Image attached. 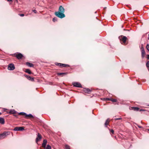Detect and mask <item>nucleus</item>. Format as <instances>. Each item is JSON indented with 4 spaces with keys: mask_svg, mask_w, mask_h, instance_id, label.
I'll use <instances>...</instances> for the list:
<instances>
[{
    "mask_svg": "<svg viewBox=\"0 0 149 149\" xmlns=\"http://www.w3.org/2000/svg\"><path fill=\"white\" fill-rule=\"evenodd\" d=\"M110 100H111L112 102H116L117 101V100L116 99H110Z\"/></svg>",
    "mask_w": 149,
    "mask_h": 149,
    "instance_id": "nucleus-27",
    "label": "nucleus"
},
{
    "mask_svg": "<svg viewBox=\"0 0 149 149\" xmlns=\"http://www.w3.org/2000/svg\"><path fill=\"white\" fill-rule=\"evenodd\" d=\"M62 63H55V65H56L59 66H61Z\"/></svg>",
    "mask_w": 149,
    "mask_h": 149,
    "instance_id": "nucleus-26",
    "label": "nucleus"
},
{
    "mask_svg": "<svg viewBox=\"0 0 149 149\" xmlns=\"http://www.w3.org/2000/svg\"><path fill=\"white\" fill-rule=\"evenodd\" d=\"M65 147L66 149H70V146L67 145H65Z\"/></svg>",
    "mask_w": 149,
    "mask_h": 149,
    "instance_id": "nucleus-25",
    "label": "nucleus"
},
{
    "mask_svg": "<svg viewBox=\"0 0 149 149\" xmlns=\"http://www.w3.org/2000/svg\"><path fill=\"white\" fill-rule=\"evenodd\" d=\"M147 56H148L147 58L149 60V55H147Z\"/></svg>",
    "mask_w": 149,
    "mask_h": 149,
    "instance_id": "nucleus-36",
    "label": "nucleus"
},
{
    "mask_svg": "<svg viewBox=\"0 0 149 149\" xmlns=\"http://www.w3.org/2000/svg\"><path fill=\"white\" fill-rule=\"evenodd\" d=\"M51 147L48 144L47 145V147L45 146V149H51Z\"/></svg>",
    "mask_w": 149,
    "mask_h": 149,
    "instance_id": "nucleus-22",
    "label": "nucleus"
},
{
    "mask_svg": "<svg viewBox=\"0 0 149 149\" xmlns=\"http://www.w3.org/2000/svg\"><path fill=\"white\" fill-rule=\"evenodd\" d=\"M26 65L30 67H33V65L32 63L29 62L26 63Z\"/></svg>",
    "mask_w": 149,
    "mask_h": 149,
    "instance_id": "nucleus-13",
    "label": "nucleus"
},
{
    "mask_svg": "<svg viewBox=\"0 0 149 149\" xmlns=\"http://www.w3.org/2000/svg\"><path fill=\"white\" fill-rule=\"evenodd\" d=\"M24 130V128L23 127H16L13 130L15 131H22Z\"/></svg>",
    "mask_w": 149,
    "mask_h": 149,
    "instance_id": "nucleus-5",
    "label": "nucleus"
},
{
    "mask_svg": "<svg viewBox=\"0 0 149 149\" xmlns=\"http://www.w3.org/2000/svg\"><path fill=\"white\" fill-rule=\"evenodd\" d=\"M68 66V65L62 63L61 66L65 67Z\"/></svg>",
    "mask_w": 149,
    "mask_h": 149,
    "instance_id": "nucleus-24",
    "label": "nucleus"
},
{
    "mask_svg": "<svg viewBox=\"0 0 149 149\" xmlns=\"http://www.w3.org/2000/svg\"><path fill=\"white\" fill-rule=\"evenodd\" d=\"M19 15L21 17H23L24 15V14H19Z\"/></svg>",
    "mask_w": 149,
    "mask_h": 149,
    "instance_id": "nucleus-34",
    "label": "nucleus"
},
{
    "mask_svg": "<svg viewBox=\"0 0 149 149\" xmlns=\"http://www.w3.org/2000/svg\"><path fill=\"white\" fill-rule=\"evenodd\" d=\"M23 55L20 54L19 53L16 55V57L18 59H21L23 57Z\"/></svg>",
    "mask_w": 149,
    "mask_h": 149,
    "instance_id": "nucleus-10",
    "label": "nucleus"
},
{
    "mask_svg": "<svg viewBox=\"0 0 149 149\" xmlns=\"http://www.w3.org/2000/svg\"><path fill=\"white\" fill-rule=\"evenodd\" d=\"M110 132H111L113 134L114 133V131L113 130H110Z\"/></svg>",
    "mask_w": 149,
    "mask_h": 149,
    "instance_id": "nucleus-32",
    "label": "nucleus"
},
{
    "mask_svg": "<svg viewBox=\"0 0 149 149\" xmlns=\"http://www.w3.org/2000/svg\"><path fill=\"white\" fill-rule=\"evenodd\" d=\"M57 21V19L56 18H54L53 19V21L54 22L56 21Z\"/></svg>",
    "mask_w": 149,
    "mask_h": 149,
    "instance_id": "nucleus-30",
    "label": "nucleus"
},
{
    "mask_svg": "<svg viewBox=\"0 0 149 149\" xmlns=\"http://www.w3.org/2000/svg\"><path fill=\"white\" fill-rule=\"evenodd\" d=\"M143 111V110H142V109H141V110H140V111Z\"/></svg>",
    "mask_w": 149,
    "mask_h": 149,
    "instance_id": "nucleus-39",
    "label": "nucleus"
},
{
    "mask_svg": "<svg viewBox=\"0 0 149 149\" xmlns=\"http://www.w3.org/2000/svg\"><path fill=\"white\" fill-rule=\"evenodd\" d=\"M42 139V136L39 133L38 134V137L36 139V142L37 143L38 141L41 140Z\"/></svg>",
    "mask_w": 149,
    "mask_h": 149,
    "instance_id": "nucleus-8",
    "label": "nucleus"
},
{
    "mask_svg": "<svg viewBox=\"0 0 149 149\" xmlns=\"http://www.w3.org/2000/svg\"><path fill=\"white\" fill-rule=\"evenodd\" d=\"M110 99L108 98H106L104 99V100H110Z\"/></svg>",
    "mask_w": 149,
    "mask_h": 149,
    "instance_id": "nucleus-33",
    "label": "nucleus"
},
{
    "mask_svg": "<svg viewBox=\"0 0 149 149\" xmlns=\"http://www.w3.org/2000/svg\"><path fill=\"white\" fill-rule=\"evenodd\" d=\"M58 12H60L61 13H64L65 12V10L63 7L62 6H59L58 11Z\"/></svg>",
    "mask_w": 149,
    "mask_h": 149,
    "instance_id": "nucleus-7",
    "label": "nucleus"
},
{
    "mask_svg": "<svg viewBox=\"0 0 149 149\" xmlns=\"http://www.w3.org/2000/svg\"><path fill=\"white\" fill-rule=\"evenodd\" d=\"M8 1H12V0H7Z\"/></svg>",
    "mask_w": 149,
    "mask_h": 149,
    "instance_id": "nucleus-38",
    "label": "nucleus"
},
{
    "mask_svg": "<svg viewBox=\"0 0 149 149\" xmlns=\"http://www.w3.org/2000/svg\"><path fill=\"white\" fill-rule=\"evenodd\" d=\"M8 70H14L15 69L14 65L12 63L9 64L8 65Z\"/></svg>",
    "mask_w": 149,
    "mask_h": 149,
    "instance_id": "nucleus-4",
    "label": "nucleus"
},
{
    "mask_svg": "<svg viewBox=\"0 0 149 149\" xmlns=\"http://www.w3.org/2000/svg\"><path fill=\"white\" fill-rule=\"evenodd\" d=\"M146 48L147 50L149 52V44H147L146 46Z\"/></svg>",
    "mask_w": 149,
    "mask_h": 149,
    "instance_id": "nucleus-28",
    "label": "nucleus"
},
{
    "mask_svg": "<svg viewBox=\"0 0 149 149\" xmlns=\"http://www.w3.org/2000/svg\"><path fill=\"white\" fill-rule=\"evenodd\" d=\"M132 109L134 111H138L139 108L138 107H132Z\"/></svg>",
    "mask_w": 149,
    "mask_h": 149,
    "instance_id": "nucleus-18",
    "label": "nucleus"
},
{
    "mask_svg": "<svg viewBox=\"0 0 149 149\" xmlns=\"http://www.w3.org/2000/svg\"><path fill=\"white\" fill-rule=\"evenodd\" d=\"M16 111H15V110H10V111L9 112V113L10 114H15L16 113Z\"/></svg>",
    "mask_w": 149,
    "mask_h": 149,
    "instance_id": "nucleus-16",
    "label": "nucleus"
},
{
    "mask_svg": "<svg viewBox=\"0 0 149 149\" xmlns=\"http://www.w3.org/2000/svg\"><path fill=\"white\" fill-rule=\"evenodd\" d=\"M5 123V120L3 118L0 117V123L1 124H4Z\"/></svg>",
    "mask_w": 149,
    "mask_h": 149,
    "instance_id": "nucleus-11",
    "label": "nucleus"
},
{
    "mask_svg": "<svg viewBox=\"0 0 149 149\" xmlns=\"http://www.w3.org/2000/svg\"><path fill=\"white\" fill-rule=\"evenodd\" d=\"M122 44L124 43L125 44L127 39V38L125 36H122L119 38Z\"/></svg>",
    "mask_w": 149,
    "mask_h": 149,
    "instance_id": "nucleus-3",
    "label": "nucleus"
},
{
    "mask_svg": "<svg viewBox=\"0 0 149 149\" xmlns=\"http://www.w3.org/2000/svg\"><path fill=\"white\" fill-rule=\"evenodd\" d=\"M55 14L57 17L61 18H63L65 17V14L63 13H61L59 12H56Z\"/></svg>",
    "mask_w": 149,
    "mask_h": 149,
    "instance_id": "nucleus-1",
    "label": "nucleus"
},
{
    "mask_svg": "<svg viewBox=\"0 0 149 149\" xmlns=\"http://www.w3.org/2000/svg\"><path fill=\"white\" fill-rule=\"evenodd\" d=\"M67 74V72L59 73L57 74L58 75H61L62 76H63V75H66Z\"/></svg>",
    "mask_w": 149,
    "mask_h": 149,
    "instance_id": "nucleus-14",
    "label": "nucleus"
},
{
    "mask_svg": "<svg viewBox=\"0 0 149 149\" xmlns=\"http://www.w3.org/2000/svg\"><path fill=\"white\" fill-rule=\"evenodd\" d=\"M47 143V141L46 139H44L43 140V143L42 144V146L44 148H45L46 144Z\"/></svg>",
    "mask_w": 149,
    "mask_h": 149,
    "instance_id": "nucleus-9",
    "label": "nucleus"
},
{
    "mask_svg": "<svg viewBox=\"0 0 149 149\" xmlns=\"http://www.w3.org/2000/svg\"><path fill=\"white\" fill-rule=\"evenodd\" d=\"M26 78L29 80H30L32 81H33L34 80V79L33 78L31 77L30 76H27L26 77Z\"/></svg>",
    "mask_w": 149,
    "mask_h": 149,
    "instance_id": "nucleus-17",
    "label": "nucleus"
},
{
    "mask_svg": "<svg viewBox=\"0 0 149 149\" xmlns=\"http://www.w3.org/2000/svg\"><path fill=\"white\" fill-rule=\"evenodd\" d=\"M122 119V118H116L114 119L115 120H121Z\"/></svg>",
    "mask_w": 149,
    "mask_h": 149,
    "instance_id": "nucleus-31",
    "label": "nucleus"
},
{
    "mask_svg": "<svg viewBox=\"0 0 149 149\" xmlns=\"http://www.w3.org/2000/svg\"><path fill=\"white\" fill-rule=\"evenodd\" d=\"M33 12H34V13H36V12H37V11H36V10H33Z\"/></svg>",
    "mask_w": 149,
    "mask_h": 149,
    "instance_id": "nucleus-35",
    "label": "nucleus"
},
{
    "mask_svg": "<svg viewBox=\"0 0 149 149\" xmlns=\"http://www.w3.org/2000/svg\"><path fill=\"white\" fill-rule=\"evenodd\" d=\"M25 72L29 74H31V71L29 69H26Z\"/></svg>",
    "mask_w": 149,
    "mask_h": 149,
    "instance_id": "nucleus-21",
    "label": "nucleus"
},
{
    "mask_svg": "<svg viewBox=\"0 0 149 149\" xmlns=\"http://www.w3.org/2000/svg\"><path fill=\"white\" fill-rule=\"evenodd\" d=\"M138 127H139L140 128H141L142 127L141 126H138Z\"/></svg>",
    "mask_w": 149,
    "mask_h": 149,
    "instance_id": "nucleus-37",
    "label": "nucleus"
},
{
    "mask_svg": "<svg viewBox=\"0 0 149 149\" xmlns=\"http://www.w3.org/2000/svg\"><path fill=\"white\" fill-rule=\"evenodd\" d=\"M145 52L143 47H141V54L143 58L144 57V55L145 54Z\"/></svg>",
    "mask_w": 149,
    "mask_h": 149,
    "instance_id": "nucleus-12",
    "label": "nucleus"
},
{
    "mask_svg": "<svg viewBox=\"0 0 149 149\" xmlns=\"http://www.w3.org/2000/svg\"><path fill=\"white\" fill-rule=\"evenodd\" d=\"M146 66L147 68L149 67V61H148L146 63Z\"/></svg>",
    "mask_w": 149,
    "mask_h": 149,
    "instance_id": "nucleus-29",
    "label": "nucleus"
},
{
    "mask_svg": "<svg viewBox=\"0 0 149 149\" xmlns=\"http://www.w3.org/2000/svg\"><path fill=\"white\" fill-rule=\"evenodd\" d=\"M1 114V113L0 112V115Z\"/></svg>",
    "mask_w": 149,
    "mask_h": 149,
    "instance_id": "nucleus-40",
    "label": "nucleus"
},
{
    "mask_svg": "<svg viewBox=\"0 0 149 149\" xmlns=\"http://www.w3.org/2000/svg\"><path fill=\"white\" fill-rule=\"evenodd\" d=\"M109 119H108L106 120L105 123V125L106 127H107V125L109 124Z\"/></svg>",
    "mask_w": 149,
    "mask_h": 149,
    "instance_id": "nucleus-19",
    "label": "nucleus"
},
{
    "mask_svg": "<svg viewBox=\"0 0 149 149\" xmlns=\"http://www.w3.org/2000/svg\"><path fill=\"white\" fill-rule=\"evenodd\" d=\"M25 117H28L29 118H33V115L31 114H27L26 113V115Z\"/></svg>",
    "mask_w": 149,
    "mask_h": 149,
    "instance_id": "nucleus-20",
    "label": "nucleus"
},
{
    "mask_svg": "<svg viewBox=\"0 0 149 149\" xmlns=\"http://www.w3.org/2000/svg\"><path fill=\"white\" fill-rule=\"evenodd\" d=\"M84 91L85 93H89L91 92V90L88 88H85Z\"/></svg>",
    "mask_w": 149,
    "mask_h": 149,
    "instance_id": "nucleus-15",
    "label": "nucleus"
},
{
    "mask_svg": "<svg viewBox=\"0 0 149 149\" xmlns=\"http://www.w3.org/2000/svg\"><path fill=\"white\" fill-rule=\"evenodd\" d=\"M9 132H4L3 133L0 134V139H3L4 138L10 134Z\"/></svg>",
    "mask_w": 149,
    "mask_h": 149,
    "instance_id": "nucleus-2",
    "label": "nucleus"
},
{
    "mask_svg": "<svg viewBox=\"0 0 149 149\" xmlns=\"http://www.w3.org/2000/svg\"><path fill=\"white\" fill-rule=\"evenodd\" d=\"M73 85L76 87L80 88L81 87V84L78 82H73L72 83Z\"/></svg>",
    "mask_w": 149,
    "mask_h": 149,
    "instance_id": "nucleus-6",
    "label": "nucleus"
},
{
    "mask_svg": "<svg viewBox=\"0 0 149 149\" xmlns=\"http://www.w3.org/2000/svg\"><path fill=\"white\" fill-rule=\"evenodd\" d=\"M18 114H19V115H24L25 116L26 115V113L25 112H20V113H19Z\"/></svg>",
    "mask_w": 149,
    "mask_h": 149,
    "instance_id": "nucleus-23",
    "label": "nucleus"
}]
</instances>
